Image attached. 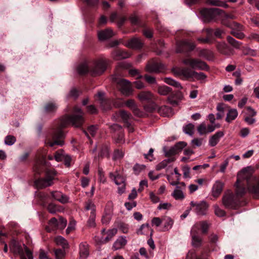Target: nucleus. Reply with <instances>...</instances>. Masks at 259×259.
Listing matches in <instances>:
<instances>
[{"label":"nucleus","instance_id":"obj_1","mask_svg":"<svg viewBox=\"0 0 259 259\" xmlns=\"http://www.w3.org/2000/svg\"><path fill=\"white\" fill-rule=\"evenodd\" d=\"M83 115L84 112L80 108L77 106L74 107L72 114L64 116L58 127L53 130L52 133L53 141L50 138H48L46 141V145L51 147H53L55 145H63L64 141L62 139L64 137V134L62 128L70 124L76 127L81 126L84 121Z\"/></svg>","mask_w":259,"mask_h":259},{"label":"nucleus","instance_id":"obj_2","mask_svg":"<svg viewBox=\"0 0 259 259\" xmlns=\"http://www.w3.org/2000/svg\"><path fill=\"white\" fill-rule=\"evenodd\" d=\"M253 169L248 166L240 171L237 175L235 184L236 192L238 195H243L246 192L254 198H259V178L253 175Z\"/></svg>","mask_w":259,"mask_h":259},{"label":"nucleus","instance_id":"obj_3","mask_svg":"<svg viewBox=\"0 0 259 259\" xmlns=\"http://www.w3.org/2000/svg\"><path fill=\"white\" fill-rule=\"evenodd\" d=\"M10 249L14 254L19 255L20 259H33L32 253L28 247L15 240L11 242Z\"/></svg>","mask_w":259,"mask_h":259},{"label":"nucleus","instance_id":"obj_4","mask_svg":"<svg viewBox=\"0 0 259 259\" xmlns=\"http://www.w3.org/2000/svg\"><path fill=\"white\" fill-rule=\"evenodd\" d=\"M235 193L236 192L235 191ZM243 195H238L237 193L234 194L231 191L228 190L224 193L222 198V203L226 208L236 209L240 205L239 198Z\"/></svg>","mask_w":259,"mask_h":259},{"label":"nucleus","instance_id":"obj_5","mask_svg":"<svg viewBox=\"0 0 259 259\" xmlns=\"http://www.w3.org/2000/svg\"><path fill=\"white\" fill-rule=\"evenodd\" d=\"M112 81L116 83L117 87L122 95L130 96L133 93L132 84L128 80L120 77L117 75L112 76Z\"/></svg>","mask_w":259,"mask_h":259},{"label":"nucleus","instance_id":"obj_6","mask_svg":"<svg viewBox=\"0 0 259 259\" xmlns=\"http://www.w3.org/2000/svg\"><path fill=\"white\" fill-rule=\"evenodd\" d=\"M109 63V60L104 58H101L97 60L94 63L93 66L90 68V72L91 74L93 76L102 74L107 69Z\"/></svg>","mask_w":259,"mask_h":259},{"label":"nucleus","instance_id":"obj_7","mask_svg":"<svg viewBox=\"0 0 259 259\" xmlns=\"http://www.w3.org/2000/svg\"><path fill=\"white\" fill-rule=\"evenodd\" d=\"M222 11L218 8L203 9L201 10L200 14L203 20L205 22H208L215 19L217 17L221 14Z\"/></svg>","mask_w":259,"mask_h":259},{"label":"nucleus","instance_id":"obj_8","mask_svg":"<svg viewBox=\"0 0 259 259\" xmlns=\"http://www.w3.org/2000/svg\"><path fill=\"white\" fill-rule=\"evenodd\" d=\"M183 63L186 65L190 66L193 69L203 70L208 69V67L206 63L198 59L188 58L183 60Z\"/></svg>","mask_w":259,"mask_h":259},{"label":"nucleus","instance_id":"obj_9","mask_svg":"<svg viewBox=\"0 0 259 259\" xmlns=\"http://www.w3.org/2000/svg\"><path fill=\"white\" fill-rule=\"evenodd\" d=\"M147 71L150 73H159L165 69V66L158 60H152L146 65Z\"/></svg>","mask_w":259,"mask_h":259},{"label":"nucleus","instance_id":"obj_10","mask_svg":"<svg viewBox=\"0 0 259 259\" xmlns=\"http://www.w3.org/2000/svg\"><path fill=\"white\" fill-rule=\"evenodd\" d=\"M171 193V196L177 200H183L185 198L184 191L186 189V184L184 182H181L177 185Z\"/></svg>","mask_w":259,"mask_h":259},{"label":"nucleus","instance_id":"obj_11","mask_svg":"<svg viewBox=\"0 0 259 259\" xmlns=\"http://www.w3.org/2000/svg\"><path fill=\"white\" fill-rule=\"evenodd\" d=\"M195 48V45L193 42L189 40H185L177 42L176 51L178 53H181L193 50Z\"/></svg>","mask_w":259,"mask_h":259},{"label":"nucleus","instance_id":"obj_12","mask_svg":"<svg viewBox=\"0 0 259 259\" xmlns=\"http://www.w3.org/2000/svg\"><path fill=\"white\" fill-rule=\"evenodd\" d=\"M110 178L114 180L115 183L118 186V193L122 194L124 192L125 187V179L119 174L114 175L113 173H110Z\"/></svg>","mask_w":259,"mask_h":259},{"label":"nucleus","instance_id":"obj_13","mask_svg":"<svg viewBox=\"0 0 259 259\" xmlns=\"http://www.w3.org/2000/svg\"><path fill=\"white\" fill-rule=\"evenodd\" d=\"M190 204L192 207H195V211L198 214L204 215L206 214L208 205L205 201H201L199 203L191 201Z\"/></svg>","mask_w":259,"mask_h":259},{"label":"nucleus","instance_id":"obj_14","mask_svg":"<svg viewBox=\"0 0 259 259\" xmlns=\"http://www.w3.org/2000/svg\"><path fill=\"white\" fill-rule=\"evenodd\" d=\"M173 71L176 75L188 79L192 78L194 71L188 68L182 67L175 68Z\"/></svg>","mask_w":259,"mask_h":259},{"label":"nucleus","instance_id":"obj_15","mask_svg":"<svg viewBox=\"0 0 259 259\" xmlns=\"http://www.w3.org/2000/svg\"><path fill=\"white\" fill-rule=\"evenodd\" d=\"M144 43L142 39L138 37H133L128 40L125 46L134 49H140L143 46Z\"/></svg>","mask_w":259,"mask_h":259},{"label":"nucleus","instance_id":"obj_16","mask_svg":"<svg viewBox=\"0 0 259 259\" xmlns=\"http://www.w3.org/2000/svg\"><path fill=\"white\" fill-rule=\"evenodd\" d=\"M224 183L220 181H217L214 183L211 189V194L214 198H217L223 191Z\"/></svg>","mask_w":259,"mask_h":259},{"label":"nucleus","instance_id":"obj_17","mask_svg":"<svg viewBox=\"0 0 259 259\" xmlns=\"http://www.w3.org/2000/svg\"><path fill=\"white\" fill-rule=\"evenodd\" d=\"M138 98L141 102H150L154 99L153 94L150 91H142L138 95Z\"/></svg>","mask_w":259,"mask_h":259},{"label":"nucleus","instance_id":"obj_18","mask_svg":"<svg viewBox=\"0 0 259 259\" xmlns=\"http://www.w3.org/2000/svg\"><path fill=\"white\" fill-rule=\"evenodd\" d=\"M224 136V132L218 131L215 134L210 137L208 141V144L210 147L216 146L219 142L221 138Z\"/></svg>","mask_w":259,"mask_h":259},{"label":"nucleus","instance_id":"obj_19","mask_svg":"<svg viewBox=\"0 0 259 259\" xmlns=\"http://www.w3.org/2000/svg\"><path fill=\"white\" fill-rule=\"evenodd\" d=\"M208 229V224L206 222H200L196 223L192 228V232L198 233L200 229L203 233H206Z\"/></svg>","mask_w":259,"mask_h":259},{"label":"nucleus","instance_id":"obj_20","mask_svg":"<svg viewBox=\"0 0 259 259\" xmlns=\"http://www.w3.org/2000/svg\"><path fill=\"white\" fill-rule=\"evenodd\" d=\"M98 35L100 40H105L112 37L115 34L112 29L108 28L99 31Z\"/></svg>","mask_w":259,"mask_h":259},{"label":"nucleus","instance_id":"obj_21","mask_svg":"<svg viewBox=\"0 0 259 259\" xmlns=\"http://www.w3.org/2000/svg\"><path fill=\"white\" fill-rule=\"evenodd\" d=\"M130 56V54L128 53L120 50H115L112 53V57L115 60L126 59Z\"/></svg>","mask_w":259,"mask_h":259},{"label":"nucleus","instance_id":"obj_22","mask_svg":"<svg viewBox=\"0 0 259 259\" xmlns=\"http://www.w3.org/2000/svg\"><path fill=\"white\" fill-rule=\"evenodd\" d=\"M52 196L54 199L63 204L68 202L69 200V198L67 196L59 191L52 192Z\"/></svg>","mask_w":259,"mask_h":259},{"label":"nucleus","instance_id":"obj_23","mask_svg":"<svg viewBox=\"0 0 259 259\" xmlns=\"http://www.w3.org/2000/svg\"><path fill=\"white\" fill-rule=\"evenodd\" d=\"M89 255V246L86 242L79 244V259H86Z\"/></svg>","mask_w":259,"mask_h":259},{"label":"nucleus","instance_id":"obj_24","mask_svg":"<svg viewBox=\"0 0 259 259\" xmlns=\"http://www.w3.org/2000/svg\"><path fill=\"white\" fill-rule=\"evenodd\" d=\"M127 243V240L125 237L120 236L114 242L112 249L114 250H116L123 248Z\"/></svg>","mask_w":259,"mask_h":259},{"label":"nucleus","instance_id":"obj_25","mask_svg":"<svg viewBox=\"0 0 259 259\" xmlns=\"http://www.w3.org/2000/svg\"><path fill=\"white\" fill-rule=\"evenodd\" d=\"M109 156V148L107 145H102L100 148V151L98 156L95 157V160H98L104 157L108 158Z\"/></svg>","mask_w":259,"mask_h":259},{"label":"nucleus","instance_id":"obj_26","mask_svg":"<svg viewBox=\"0 0 259 259\" xmlns=\"http://www.w3.org/2000/svg\"><path fill=\"white\" fill-rule=\"evenodd\" d=\"M34 183L36 187L38 189H42L52 185V183L50 182V180H47L46 178H42L36 180Z\"/></svg>","mask_w":259,"mask_h":259},{"label":"nucleus","instance_id":"obj_27","mask_svg":"<svg viewBox=\"0 0 259 259\" xmlns=\"http://www.w3.org/2000/svg\"><path fill=\"white\" fill-rule=\"evenodd\" d=\"M54 240L57 245L61 246L64 249H67L69 247L68 241L61 236L55 237Z\"/></svg>","mask_w":259,"mask_h":259},{"label":"nucleus","instance_id":"obj_28","mask_svg":"<svg viewBox=\"0 0 259 259\" xmlns=\"http://www.w3.org/2000/svg\"><path fill=\"white\" fill-rule=\"evenodd\" d=\"M157 111L163 116H169L172 115L171 108L165 105L159 107L157 109Z\"/></svg>","mask_w":259,"mask_h":259},{"label":"nucleus","instance_id":"obj_29","mask_svg":"<svg viewBox=\"0 0 259 259\" xmlns=\"http://www.w3.org/2000/svg\"><path fill=\"white\" fill-rule=\"evenodd\" d=\"M238 114V111L236 109H230L227 114L226 121L229 123L231 122L237 118Z\"/></svg>","mask_w":259,"mask_h":259},{"label":"nucleus","instance_id":"obj_30","mask_svg":"<svg viewBox=\"0 0 259 259\" xmlns=\"http://www.w3.org/2000/svg\"><path fill=\"white\" fill-rule=\"evenodd\" d=\"M104 93L103 92H99L97 94V96L101 101V104L104 110H107L110 108L108 100H104Z\"/></svg>","mask_w":259,"mask_h":259},{"label":"nucleus","instance_id":"obj_31","mask_svg":"<svg viewBox=\"0 0 259 259\" xmlns=\"http://www.w3.org/2000/svg\"><path fill=\"white\" fill-rule=\"evenodd\" d=\"M162 221L164 223L163 231H168L171 228L174 224V221L170 217L166 216L163 217Z\"/></svg>","mask_w":259,"mask_h":259},{"label":"nucleus","instance_id":"obj_32","mask_svg":"<svg viewBox=\"0 0 259 259\" xmlns=\"http://www.w3.org/2000/svg\"><path fill=\"white\" fill-rule=\"evenodd\" d=\"M217 48L218 51L223 54L229 55L231 54L228 46L224 42L218 43Z\"/></svg>","mask_w":259,"mask_h":259},{"label":"nucleus","instance_id":"obj_33","mask_svg":"<svg viewBox=\"0 0 259 259\" xmlns=\"http://www.w3.org/2000/svg\"><path fill=\"white\" fill-rule=\"evenodd\" d=\"M192 243L193 246L194 247H199L201 245L202 243V239L198 235V233L192 232Z\"/></svg>","mask_w":259,"mask_h":259},{"label":"nucleus","instance_id":"obj_34","mask_svg":"<svg viewBox=\"0 0 259 259\" xmlns=\"http://www.w3.org/2000/svg\"><path fill=\"white\" fill-rule=\"evenodd\" d=\"M47 208L49 212L52 214H55L57 212H61L63 210L61 206L57 205L53 203H49Z\"/></svg>","mask_w":259,"mask_h":259},{"label":"nucleus","instance_id":"obj_35","mask_svg":"<svg viewBox=\"0 0 259 259\" xmlns=\"http://www.w3.org/2000/svg\"><path fill=\"white\" fill-rule=\"evenodd\" d=\"M175 160V159L174 157H170L162 160L156 165V169L159 170L161 169L164 168L168 163L173 162Z\"/></svg>","mask_w":259,"mask_h":259},{"label":"nucleus","instance_id":"obj_36","mask_svg":"<svg viewBox=\"0 0 259 259\" xmlns=\"http://www.w3.org/2000/svg\"><path fill=\"white\" fill-rule=\"evenodd\" d=\"M118 115L121 118L125 124H128V120L132 117V115L130 113L124 110H121L119 112Z\"/></svg>","mask_w":259,"mask_h":259},{"label":"nucleus","instance_id":"obj_37","mask_svg":"<svg viewBox=\"0 0 259 259\" xmlns=\"http://www.w3.org/2000/svg\"><path fill=\"white\" fill-rule=\"evenodd\" d=\"M206 3L208 5L222 7L224 8H228V5L225 2H222L220 0H207Z\"/></svg>","mask_w":259,"mask_h":259},{"label":"nucleus","instance_id":"obj_38","mask_svg":"<svg viewBox=\"0 0 259 259\" xmlns=\"http://www.w3.org/2000/svg\"><path fill=\"white\" fill-rule=\"evenodd\" d=\"M206 32L207 33V37L205 38L199 37L197 40L201 43H210V36L212 34L213 30L210 28L206 29Z\"/></svg>","mask_w":259,"mask_h":259},{"label":"nucleus","instance_id":"obj_39","mask_svg":"<svg viewBox=\"0 0 259 259\" xmlns=\"http://www.w3.org/2000/svg\"><path fill=\"white\" fill-rule=\"evenodd\" d=\"M77 70L79 74L83 75L88 72H90L89 67L86 63H82L79 65L77 68Z\"/></svg>","mask_w":259,"mask_h":259},{"label":"nucleus","instance_id":"obj_40","mask_svg":"<svg viewBox=\"0 0 259 259\" xmlns=\"http://www.w3.org/2000/svg\"><path fill=\"white\" fill-rule=\"evenodd\" d=\"M157 92L160 95L166 96L171 92V89L166 85L159 86Z\"/></svg>","mask_w":259,"mask_h":259},{"label":"nucleus","instance_id":"obj_41","mask_svg":"<svg viewBox=\"0 0 259 259\" xmlns=\"http://www.w3.org/2000/svg\"><path fill=\"white\" fill-rule=\"evenodd\" d=\"M227 40L230 45L236 49H239L242 45V42L236 40L230 36H228L227 37Z\"/></svg>","mask_w":259,"mask_h":259},{"label":"nucleus","instance_id":"obj_42","mask_svg":"<svg viewBox=\"0 0 259 259\" xmlns=\"http://www.w3.org/2000/svg\"><path fill=\"white\" fill-rule=\"evenodd\" d=\"M150 230V227L148 224L142 225L140 228L137 231L138 235L147 234Z\"/></svg>","mask_w":259,"mask_h":259},{"label":"nucleus","instance_id":"obj_43","mask_svg":"<svg viewBox=\"0 0 259 259\" xmlns=\"http://www.w3.org/2000/svg\"><path fill=\"white\" fill-rule=\"evenodd\" d=\"M164 80L166 83L174 86L178 89H182V87L179 82L171 79V78H165Z\"/></svg>","mask_w":259,"mask_h":259},{"label":"nucleus","instance_id":"obj_44","mask_svg":"<svg viewBox=\"0 0 259 259\" xmlns=\"http://www.w3.org/2000/svg\"><path fill=\"white\" fill-rule=\"evenodd\" d=\"M199 56L209 60L212 59L213 57L212 53L210 51L206 49L201 50L199 52Z\"/></svg>","mask_w":259,"mask_h":259},{"label":"nucleus","instance_id":"obj_45","mask_svg":"<svg viewBox=\"0 0 259 259\" xmlns=\"http://www.w3.org/2000/svg\"><path fill=\"white\" fill-rule=\"evenodd\" d=\"M45 109L47 112L52 113L57 110V105L55 103L50 102L46 105Z\"/></svg>","mask_w":259,"mask_h":259},{"label":"nucleus","instance_id":"obj_46","mask_svg":"<svg viewBox=\"0 0 259 259\" xmlns=\"http://www.w3.org/2000/svg\"><path fill=\"white\" fill-rule=\"evenodd\" d=\"M194 125L192 123H189L183 127L184 132L190 136L194 133Z\"/></svg>","mask_w":259,"mask_h":259},{"label":"nucleus","instance_id":"obj_47","mask_svg":"<svg viewBox=\"0 0 259 259\" xmlns=\"http://www.w3.org/2000/svg\"><path fill=\"white\" fill-rule=\"evenodd\" d=\"M56 172L54 169H49L46 172V177L47 180H50V182L53 183V181L54 179Z\"/></svg>","mask_w":259,"mask_h":259},{"label":"nucleus","instance_id":"obj_48","mask_svg":"<svg viewBox=\"0 0 259 259\" xmlns=\"http://www.w3.org/2000/svg\"><path fill=\"white\" fill-rule=\"evenodd\" d=\"M65 154L63 150L60 149L58 151H57L54 156L55 160L58 161H61L63 160V158H64V157L65 156Z\"/></svg>","mask_w":259,"mask_h":259},{"label":"nucleus","instance_id":"obj_49","mask_svg":"<svg viewBox=\"0 0 259 259\" xmlns=\"http://www.w3.org/2000/svg\"><path fill=\"white\" fill-rule=\"evenodd\" d=\"M197 131L199 135H206L208 133V131H207L206 125L205 123L202 122L197 127Z\"/></svg>","mask_w":259,"mask_h":259},{"label":"nucleus","instance_id":"obj_50","mask_svg":"<svg viewBox=\"0 0 259 259\" xmlns=\"http://www.w3.org/2000/svg\"><path fill=\"white\" fill-rule=\"evenodd\" d=\"M206 78V75L203 72L193 71L192 79L199 80H203Z\"/></svg>","mask_w":259,"mask_h":259},{"label":"nucleus","instance_id":"obj_51","mask_svg":"<svg viewBox=\"0 0 259 259\" xmlns=\"http://www.w3.org/2000/svg\"><path fill=\"white\" fill-rule=\"evenodd\" d=\"M96 206L91 201H88L85 203V208L87 210H91V214L95 213Z\"/></svg>","mask_w":259,"mask_h":259},{"label":"nucleus","instance_id":"obj_52","mask_svg":"<svg viewBox=\"0 0 259 259\" xmlns=\"http://www.w3.org/2000/svg\"><path fill=\"white\" fill-rule=\"evenodd\" d=\"M117 230L115 228H113L108 230L107 232V236L105 238V241L107 242L109 241L116 233Z\"/></svg>","mask_w":259,"mask_h":259},{"label":"nucleus","instance_id":"obj_53","mask_svg":"<svg viewBox=\"0 0 259 259\" xmlns=\"http://www.w3.org/2000/svg\"><path fill=\"white\" fill-rule=\"evenodd\" d=\"M213 208L214 209V213L216 215L219 217H223L225 215V211L220 208L218 205H214L213 206Z\"/></svg>","mask_w":259,"mask_h":259},{"label":"nucleus","instance_id":"obj_54","mask_svg":"<svg viewBox=\"0 0 259 259\" xmlns=\"http://www.w3.org/2000/svg\"><path fill=\"white\" fill-rule=\"evenodd\" d=\"M58 221V229L63 230L66 226L67 220L60 217Z\"/></svg>","mask_w":259,"mask_h":259},{"label":"nucleus","instance_id":"obj_55","mask_svg":"<svg viewBox=\"0 0 259 259\" xmlns=\"http://www.w3.org/2000/svg\"><path fill=\"white\" fill-rule=\"evenodd\" d=\"M164 151L166 156H170L178 153L176 150L175 146L171 147L168 150H166V148H164Z\"/></svg>","mask_w":259,"mask_h":259},{"label":"nucleus","instance_id":"obj_56","mask_svg":"<svg viewBox=\"0 0 259 259\" xmlns=\"http://www.w3.org/2000/svg\"><path fill=\"white\" fill-rule=\"evenodd\" d=\"M231 34L238 39H243L245 37V34L243 32L234 29L231 30Z\"/></svg>","mask_w":259,"mask_h":259},{"label":"nucleus","instance_id":"obj_57","mask_svg":"<svg viewBox=\"0 0 259 259\" xmlns=\"http://www.w3.org/2000/svg\"><path fill=\"white\" fill-rule=\"evenodd\" d=\"M16 142V138L13 136H8L6 137L5 143L8 145H12Z\"/></svg>","mask_w":259,"mask_h":259},{"label":"nucleus","instance_id":"obj_58","mask_svg":"<svg viewBox=\"0 0 259 259\" xmlns=\"http://www.w3.org/2000/svg\"><path fill=\"white\" fill-rule=\"evenodd\" d=\"M97 127L95 125H91L90 126L88 129V132H85V135L88 137V133H89L90 135H91L93 137L94 136L96 135V133L97 131Z\"/></svg>","mask_w":259,"mask_h":259},{"label":"nucleus","instance_id":"obj_59","mask_svg":"<svg viewBox=\"0 0 259 259\" xmlns=\"http://www.w3.org/2000/svg\"><path fill=\"white\" fill-rule=\"evenodd\" d=\"M113 209V203L112 201H108L105 206V212L112 214Z\"/></svg>","mask_w":259,"mask_h":259},{"label":"nucleus","instance_id":"obj_60","mask_svg":"<svg viewBox=\"0 0 259 259\" xmlns=\"http://www.w3.org/2000/svg\"><path fill=\"white\" fill-rule=\"evenodd\" d=\"M56 258H63L65 256V251L61 249H57L54 250Z\"/></svg>","mask_w":259,"mask_h":259},{"label":"nucleus","instance_id":"obj_61","mask_svg":"<svg viewBox=\"0 0 259 259\" xmlns=\"http://www.w3.org/2000/svg\"><path fill=\"white\" fill-rule=\"evenodd\" d=\"M242 52L244 55H250L252 56L255 55V51L249 48H243Z\"/></svg>","mask_w":259,"mask_h":259},{"label":"nucleus","instance_id":"obj_62","mask_svg":"<svg viewBox=\"0 0 259 259\" xmlns=\"http://www.w3.org/2000/svg\"><path fill=\"white\" fill-rule=\"evenodd\" d=\"M111 215L112 214L104 212V214L102 219V222L103 224H108L111 219Z\"/></svg>","mask_w":259,"mask_h":259},{"label":"nucleus","instance_id":"obj_63","mask_svg":"<svg viewBox=\"0 0 259 259\" xmlns=\"http://www.w3.org/2000/svg\"><path fill=\"white\" fill-rule=\"evenodd\" d=\"M58 221L55 218H52L49 223V226L53 229H58Z\"/></svg>","mask_w":259,"mask_h":259},{"label":"nucleus","instance_id":"obj_64","mask_svg":"<svg viewBox=\"0 0 259 259\" xmlns=\"http://www.w3.org/2000/svg\"><path fill=\"white\" fill-rule=\"evenodd\" d=\"M176 150L177 152L178 153L187 146V143L185 142H180L177 143L175 145Z\"/></svg>","mask_w":259,"mask_h":259}]
</instances>
